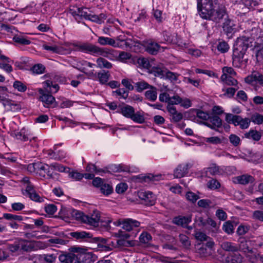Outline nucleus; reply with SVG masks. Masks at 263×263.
<instances>
[{
  "label": "nucleus",
  "instance_id": "f257e3e1",
  "mask_svg": "<svg viewBox=\"0 0 263 263\" xmlns=\"http://www.w3.org/2000/svg\"><path fill=\"white\" fill-rule=\"evenodd\" d=\"M218 0H197V10L199 16L203 19L211 21L216 24L227 15L226 8L216 6Z\"/></svg>",
  "mask_w": 263,
  "mask_h": 263
},
{
  "label": "nucleus",
  "instance_id": "f03ea898",
  "mask_svg": "<svg viewBox=\"0 0 263 263\" xmlns=\"http://www.w3.org/2000/svg\"><path fill=\"white\" fill-rule=\"evenodd\" d=\"M72 45L77 51L88 52L97 56L101 55L111 58L112 56L118 54L117 51L112 49L99 47L88 43H73Z\"/></svg>",
  "mask_w": 263,
  "mask_h": 263
},
{
  "label": "nucleus",
  "instance_id": "7ed1b4c3",
  "mask_svg": "<svg viewBox=\"0 0 263 263\" xmlns=\"http://www.w3.org/2000/svg\"><path fill=\"white\" fill-rule=\"evenodd\" d=\"M70 252L59 255V259L61 263H85L88 254L86 250L80 247H71Z\"/></svg>",
  "mask_w": 263,
  "mask_h": 263
},
{
  "label": "nucleus",
  "instance_id": "20e7f679",
  "mask_svg": "<svg viewBox=\"0 0 263 263\" xmlns=\"http://www.w3.org/2000/svg\"><path fill=\"white\" fill-rule=\"evenodd\" d=\"M84 217V223L93 227H98L100 223L101 226L108 228L112 221L110 218L101 216L100 212L98 210L93 211L92 213L86 215Z\"/></svg>",
  "mask_w": 263,
  "mask_h": 263
},
{
  "label": "nucleus",
  "instance_id": "39448f33",
  "mask_svg": "<svg viewBox=\"0 0 263 263\" xmlns=\"http://www.w3.org/2000/svg\"><path fill=\"white\" fill-rule=\"evenodd\" d=\"M89 10L87 8H79L75 6L70 7L69 13L78 22L83 19L89 20L92 22L99 24V17L97 15L89 13Z\"/></svg>",
  "mask_w": 263,
  "mask_h": 263
},
{
  "label": "nucleus",
  "instance_id": "423d86ee",
  "mask_svg": "<svg viewBox=\"0 0 263 263\" xmlns=\"http://www.w3.org/2000/svg\"><path fill=\"white\" fill-rule=\"evenodd\" d=\"M21 182L23 184L25 190L23 192V194L25 196H28L32 200L37 202H43L44 199L40 196V195L35 192L34 186L30 181L29 178L24 177L21 180Z\"/></svg>",
  "mask_w": 263,
  "mask_h": 263
},
{
  "label": "nucleus",
  "instance_id": "0eeeda50",
  "mask_svg": "<svg viewBox=\"0 0 263 263\" xmlns=\"http://www.w3.org/2000/svg\"><path fill=\"white\" fill-rule=\"evenodd\" d=\"M33 248L32 244L26 240L20 238L15 239L13 243L7 245L8 249L12 253L19 251L28 252L32 250Z\"/></svg>",
  "mask_w": 263,
  "mask_h": 263
},
{
  "label": "nucleus",
  "instance_id": "6e6552de",
  "mask_svg": "<svg viewBox=\"0 0 263 263\" xmlns=\"http://www.w3.org/2000/svg\"><path fill=\"white\" fill-rule=\"evenodd\" d=\"M226 121L228 123L234 124L235 126H239L241 129L248 128L251 122V120L249 118H242L240 116L230 113L226 114Z\"/></svg>",
  "mask_w": 263,
  "mask_h": 263
},
{
  "label": "nucleus",
  "instance_id": "1a4fd4ad",
  "mask_svg": "<svg viewBox=\"0 0 263 263\" xmlns=\"http://www.w3.org/2000/svg\"><path fill=\"white\" fill-rule=\"evenodd\" d=\"M245 81L247 84L254 86L257 90V86H263V72L254 71L245 78Z\"/></svg>",
  "mask_w": 263,
  "mask_h": 263
},
{
  "label": "nucleus",
  "instance_id": "9d476101",
  "mask_svg": "<svg viewBox=\"0 0 263 263\" xmlns=\"http://www.w3.org/2000/svg\"><path fill=\"white\" fill-rule=\"evenodd\" d=\"M222 27L224 33L228 38H232L233 34L236 32V25L235 22L227 16L224 18V22L222 23Z\"/></svg>",
  "mask_w": 263,
  "mask_h": 263
},
{
  "label": "nucleus",
  "instance_id": "9b49d317",
  "mask_svg": "<svg viewBox=\"0 0 263 263\" xmlns=\"http://www.w3.org/2000/svg\"><path fill=\"white\" fill-rule=\"evenodd\" d=\"M93 241L98 243V247L105 251H109L116 248V243L110 238H93Z\"/></svg>",
  "mask_w": 263,
  "mask_h": 263
},
{
  "label": "nucleus",
  "instance_id": "f8f14e48",
  "mask_svg": "<svg viewBox=\"0 0 263 263\" xmlns=\"http://www.w3.org/2000/svg\"><path fill=\"white\" fill-rule=\"evenodd\" d=\"M114 223L116 226L122 225V228L127 231H130L133 230L134 228L139 227L140 225L139 221L131 218H127L124 220H118L114 222Z\"/></svg>",
  "mask_w": 263,
  "mask_h": 263
},
{
  "label": "nucleus",
  "instance_id": "ddd939ff",
  "mask_svg": "<svg viewBox=\"0 0 263 263\" xmlns=\"http://www.w3.org/2000/svg\"><path fill=\"white\" fill-rule=\"evenodd\" d=\"M249 47V37L242 36L238 37L233 51L245 54Z\"/></svg>",
  "mask_w": 263,
  "mask_h": 263
},
{
  "label": "nucleus",
  "instance_id": "4468645a",
  "mask_svg": "<svg viewBox=\"0 0 263 263\" xmlns=\"http://www.w3.org/2000/svg\"><path fill=\"white\" fill-rule=\"evenodd\" d=\"M138 196L143 201V203L146 205H152L155 204L156 197L150 191H141L139 192Z\"/></svg>",
  "mask_w": 263,
  "mask_h": 263
},
{
  "label": "nucleus",
  "instance_id": "2eb2a0df",
  "mask_svg": "<svg viewBox=\"0 0 263 263\" xmlns=\"http://www.w3.org/2000/svg\"><path fill=\"white\" fill-rule=\"evenodd\" d=\"M39 92L41 95L40 99L45 107H48L55 102L54 97L49 94L50 92H47L46 89H40Z\"/></svg>",
  "mask_w": 263,
  "mask_h": 263
},
{
  "label": "nucleus",
  "instance_id": "dca6fc26",
  "mask_svg": "<svg viewBox=\"0 0 263 263\" xmlns=\"http://www.w3.org/2000/svg\"><path fill=\"white\" fill-rule=\"evenodd\" d=\"M70 236L77 240L85 241H93V238L91 233L85 231H76L70 232Z\"/></svg>",
  "mask_w": 263,
  "mask_h": 263
},
{
  "label": "nucleus",
  "instance_id": "f3484780",
  "mask_svg": "<svg viewBox=\"0 0 263 263\" xmlns=\"http://www.w3.org/2000/svg\"><path fill=\"white\" fill-rule=\"evenodd\" d=\"M11 136L17 140L22 141H27L29 140L30 142L32 140H35V137H31L26 132V129L23 128L20 131L16 130H12L11 132Z\"/></svg>",
  "mask_w": 263,
  "mask_h": 263
},
{
  "label": "nucleus",
  "instance_id": "a211bd4d",
  "mask_svg": "<svg viewBox=\"0 0 263 263\" xmlns=\"http://www.w3.org/2000/svg\"><path fill=\"white\" fill-rule=\"evenodd\" d=\"M0 69L8 73L11 72L13 71V68L10 63H12V61L4 55H0Z\"/></svg>",
  "mask_w": 263,
  "mask_h": 263
},
{
  "label": "nucleus",
  "instance_id": "6ab92c4d",
  "mask_svg": "<svg viewBox=\"0 0 263 263\" xmlns=\"http://www.w3.org/2000/svg\"><path fill=\"white\" fill-rule=\"evenodd\" d=\"M2 103L6 111H18L21 108V105L14 101L8 99H3Z\"/></svg>",
  "mask_w": 263,
  "mask_h": 263
},
{
  "label": "nucleus",
  "instance_id": "aec40b11",
  "mask_svg": "<svg viewBox=\"0 0 263 263\" xmlns=\"http://www.w3.org/2000/svg\"><path fill=\"white\" fill-rule=\"evenodd\" d=\"M190 167L189 163L180 164L174 171L175 178H180L184 177L188 173Z\"/></svg>",
  "mask_w": 263,
  "mask_h": 263
},
{
  "label": "nucleus",
  "instance_id": "412c9836",
  "mask_svg": "<svg viewBox=\"0 0 263 263\" xmlns=\"http://www.w3.org/2000/svg\"><path fill=\"white\" fill-rule=\"evenodd\" d=\"M204 124L211 129H216L221 126L222 121L218 116L211 115L209 121L204 122Z\"/></svg>",
  "mask_w": 263,
  "mask_h": 263
},
{
  "label": "nucleus",
  "instance_id": "4be33fe9",
  "mask_svg": "<svg viewBox=\"0 0 263 263\" xmlns=\"http://www.w3.org/2000/svg\"><path fill=\"white\" fill-rule=\"evenodd\" d=\"M166 108L172 117L171 121L172 122H178L182 119L183 115L182 113L178 112L175 107L167 105Z\"/></svg>",
  "mask_w": 263,
  "mask_h": 263
},
{
  "label": "nucleus",
  "instance_id": "5701e85b",
  "mask_svg": "<svg viewBox=\"0 0 263 263\" xmlns=\"http://www.w3.org/2000/svg\"><path fill=\"white\" fill-rule=\"evenodd\" d=\"M98 43L102 46L109 45L114 47H120L119 42L108 37L99 36L98 39Z\"/></svg>",
  "mask_w": 263,
  "mask_h": 263
},
{
  "label": "nucleus",
  "instance_id": "b1692460",
  "mask_svg": "<svg viewBox=\"0 0 263 263\" xmlns=\"http://www.w3.org/2000/svg\"><path fill=\"white\" fill-rule=\"evenodd\" d=\"M191 221L192 217L191 216H178L173 219V223L183 227H186L187 225L191 222Z\"/></svg>",
  "mask_w": 263,
  "mask_h": 263
},
{
  "label": "nucleus",
  "instance_id": "393cba45",
  "mask_svg": "<svg viewBox=\"0 0 263 263\" xmlns=\"http://www.w3.org/2000/svg\"><path fill=\"white\" fill-rule=\"evenodd\" d=\"M145 47V50L148 53L155 55L160 50L161 46L156 42L148 41L146 43Z\"/></svg>",
  "mask_w": 263,
  "mask_h": 263
},
{
  "label": "nucleus",
  "instance_id": "a878e982",
  "mask_svg": "<svg viewBox=\"0 0 263 263\" xmlns=\"http://www.w3.org/2000/svg\"><path fill=\"white\" fill-rule=\"evenodd\" d=\"M245 54L233 51V64L235 67H240L243 64V58Z\"/></svg>",
  "mask_w": 263,
  "mask_h": 263
},
{
  "label": "nucleus",
  "instance_id": "bb28decb",
  "mask_svg": "<svg viewBox=\"0 0 263 263\" xmlns=\"http://www.w3.org/2000/svg\"><path fill=\"white\" fill-rule=\"evenodd\" d=\"M42 48L44 50L51 51L52 53H58L61 54H65L67 52L66 50L62 47H58L57 46H51L46 44H43Z\"/></svg>",
  "mask_w": 263,
  "mask_h": 263
},
{
  "label": "nucleus",
  "instance_id": "cd10ccee",
  "mask_svg": "<svg viewBox=\"0 0 263 263\" xmlns=\"http://www.w3.org/2000/svg\"><path fill=\"white\" fill-rule=\"evenodd\" d=\"M221 247L224 250L232 252L234 253L238 252L239 250L238 246L236 244L229 241L223 242L221 245Z\"/></svg>",
  "mask_w": 263,
  "mask_h": 263
},
{
  "label": "nucleus",
  "instance_id": "c85d7f7f",
  "mask_svg": "<svg viewBox=\"0 0 263 263\" xmlns=\"http://www.w3.org/2000/svg\"><path fill=\"white\" fill-rule=\"evenodd\" d=\"M245 255L250 262L257 263L259 259L260 254L258 251L252 249Z\"/></svg>",
  "mask_w": 263,
  "mask_h": 263
},
{
  "label": "nucleus",
  "instance_id": "c756f323",
  "mask_svg": "<svg viewBox=\"0 0 263 263\" xmlns=\"http://www.w3.org/2000/svg\"><path fill=\"white\" fill-rule=\"evenodd\" d=\"M120 112L125 117L130 119L135 112V109L132 106L125 105L121 108Z\"/></svg>",
  "mask_w": 263,
  "mask_h": 263
},
{
  "label": "nucleus",
  "instance_id": "7c9ffc66",
  "mask_svg": "<svg viewBox=\"0 0 263 263\" xmlns=\"http://www.w3.org/2000/svg\"><path fill=\"white\" fill-rule=\"evenodd\" d=\"M44 89L47 92L55 93L59 89V86L58 84H53L50 81H47L44 83Z\"/></svg>",
  "mask_w": 263,
  "mask_h": 263
},
{
  "label": "nucleus",
  "instance_id": "2f4dec72",
  "mask_svg": "<svg viewBox=\"0 0 263 263\" xmlns=\"http://www.w3.org/2000/svg\"><path fill=\"white\" fill-rule=\"evenodd\" d=\"M110 74L108 71L102 70L97 74V79L101 84H105L109 80Z\"/></svg>",
  "mask_w": 263,
  "mask_h": 263
},
{
  "label": "nucleus",
  "instance_id": "473e14b6",
  "mask_svg": "<svg viewBox=\"0 0 263 263\" xmlns=\"http://www.w3.org/2000/svg\"><path fill=\"white\" fill-rule=\"evenodd\" d=\"M235 182L242 184H246L253 181V177L251 175H243L235 178Z\"/></svg>",
  "mask_w": 263,
  "mask_h": 263
},
{
  "label": "nucleus",
  "instance_id": "72a5a7b5",
  "mask_svg": "<svg viewBox=\"0 0 263 263\" xmlns=\"http://www.w3.org/2000/svg\"><path fill=\"white\" fill-rule=\"evenodd\" d=\"M149 88L150 89L145 92V96L149 101H155L157 98V89L153 86H151Z\"/></svg>",
  "mask_w": 263,
  "mask_h": 263
},
{
  "label": "nucleus",
  "instance_id": "f704fd0d",
  "mask_svg": "<svg viewBox=\"0 0 263 263\" xmlns=\"http://www.w3.org/2000/svg\"><path fill=\"white\" fill-rule=\"evenodd\" d=\"M233 77L231 76H226L225 74H222L221 80L227 85L236 86L237 84V81Z\"/></svg>",
  "mask_w": 263,
  "mask_h": 263
},
{
  "label": "nucleus",
  "instance_id": "c9c22d12",
  "mask_svg": "<svg viewBox=\"0 0 263 263\" xmlns=\"http://www.w3.org/2000/svg\"><path fill=\"white\" fill-rule=\"evenodd\" d=\"M204 173L207 177L210 175H216L219 173V168L216 164H213L210 166L204 169Z\"/></svg>",
  "mask_w": 263,
  "mask_h": 263
},
{
  "label": "nucleus",
  "instance_id": "e433bc0d",
  "mask_svg": "<svg viewBox=\"0 0 263 263\" xmlns=\"http://www.w3.org/2000/svg\"><path fill=\"white\" fill-rule=\"evenodd\" d=\"M164 42L162 43L167 42L168 43H174L176 42V36L175 34H172L169 31H164L162 33Z\"/></svg>",
  "mask_w": 263,
  "mask_h": 263
},
{
  "label": "nucleus",
  "instance_id": "4c0bfd02",
  "mask_svg": "<svg viewBox=\"0 0 263 263\" xmlns=\"http://www.w3.org/2000/svg\"><path fill=\"white\" fill-rule=\"evenodd\" d=\"M70 214L74 219L84 223L85 220L84 217L85 216L86 214L83 212L80 211L72 209L70 210Z\"/></svg>",
  "mask_w": 263,
  "mask_h": 263
},
{
  "label": "nucleus",
  "instance_id": "58836bf2",
  "mask_svg": "<svg viewBox=\"0 0 263 263\" xmlns=\"http://www.w3.org/2000/svg\"><path fill=\"white\" fill-rule=\"evenodd\" d=\"M196 251L202 257L206 256L211 254V252L209 251L206 247L203 244H198L196 246Z\"/></svg>",
  "mask_w": 263,
  "mask_h": 263
},
{
  "label": "nucleus",
  "instance_id": "ea45409f",
  "mask_svg": "<svg viewBox=\"0 0 263 263\" xmlns=\"http://www.w3.org/2000/svg\"><path fill=\"white\" fill-rule=\"evenodd\" d=\"M251 242L249 241L243 240L240 243L238 247L239 250L243 252L246 255L252 249L250 247Z\"/></svg>",
  "mask_w": 263,
  "mask_h": 263
},
{
  "label": "nucleus",
  "instance_id": "a19ab883",
  "mask_svg": "<svg viewBox=\"0 0 263 263\" xmlns=\"http://www.w3.org/2000/svg\"><path fill=\"white\" fill-rule=\"evenodd\" d=\"M48 155L51 158L57 160H61L66 157V153L63 151H59L58 152L49 151Z\"/></svg>",
  "mask_w": 263,
  "mask_h": 263
},
{
  "label": "nucleus",
  "instance_id": "79ce46f5",
  "mask_svg": "<svg viewBox=\"0 0 263 263\" xmlns=\"http://www.w3.org/2000/svg\"><path fill=\"white\" fill-rule=\"evenodd\" d=\"M261 134L254 130H251L245 134V137L249 139H252L255 141H259L261 138Z\"/></svg>",
  "mask_w": 263,
  "mask_h": 263
},
{
  "label": "nucleus",
  "instance_id": "37998d69",
  "mask_svg": "<svg viewBox=\"0 0 263 263\" xmlns=\"http://www.w3.org/2000/svg\"><path fill=\"white\" fill-rule=\"evenodd\" d=\"M135 86L138 92H142L144 89H148L151 85L144 81H140L135 83Z\"/></svg>",
  "mask_w": 263,
  "mask_h": 263
},
{
  "label": "nucleus",
  "instance_id": "c03bdc74",
  "mask_svg": "<svg viewBox=\"0 0 263 263\" xmlns=\"http://www.w3.org/2000/svg\"><path fill=\"white\" fill-rule=\"evenodd\" d=\"M166 69L160 67H154L152 70V73L155 76L161 78H164Z\"/></svg>",
  "mask_w": 263,
  "mask_h": 263
},
{
  "label": "nucleus",
  "instance_id": "a18cd8bd",
  "mask_svg": "<svg viewBox=\"0 0 263 263\" xmlns=\"http://www.w3.org/2000/svg\"><path fill=\"white\" fill-rule=\"evenodd\" d=\"M13 39L15 43L21 45H29L31 43V41L29 40L21 35H15Z\"/></svg>",
  "mask_w": 263,
  "mask_h": 263
},
{
  "label": "nucleus",
  "instance_id": "49530a36",
  "mask_svg": "<svg viewBox=\"0 0 263 263\" xmlns=\"http://www.w3.org/2000/svg\"><path fill=\"white\" fill-rule=\"evenodd\" d=\"M130 119L134 122L139 124L143 123L145 122V118L143 114L139 111L135 112Z\"/></svg>",
  "mask_w": 263,
  "mask_h": 263
},
{
  "label": "nucleus",
  "instance_id": "de8ad7c7",
  "mask_svg": "<svg viewBox=\"0 0 263 263\" xmlns=\"http://www.w3.org/2000/svg\"><path fill=\"white\" fill-rule=\"evenodd\" d=\"M97 66L99 68H110L112 67V64L102 58H99L97 60Z\"/></svg>",
  "mask_w": 263,
  "mask_h": 263
},
{
  "label": "nucleus",
  "instance_id": "09e8293b",
  "mask_svg": "<svg viewBox=\"0 0 263 263\" xmlns=\"http://www.w3.org/2000/svg\"><path fill=\"white\" fill-rule=\"evenodd\" d=\"M217 49L220 52L224 53L229 51L230 46L226 42L222 41L218 42L217 45Z\"/></svg>",
  "mask_w": 263,
  "mask_h": 263
},
{
  "label": "nucleus",
  "instance_id": "8fccbe9b",
  "mask_svg": "<svg viewBox=\"0 0 263 263\" xmlns=\"http://www.w3.org/2000/svg\"><path fill=\"white\" fill-rule=\"evenodd\" d=\"M3 217L7 220L13 221H21L23 220V217L21 215H14L10 213H5Z\"/></svg>",
  "mask_w": 263,
  "mask_h": 263
},
{
  "label": "nucleus",
  "instance_id": "3c124183",
  "mask_svg": "<svg viewBox=\"0 0 263 263\" xmlns=\"http://www.w3.org/2000/svg\"><path fill=\"white\" fill-rule=\"evenodd\" d=\"M36 173H38L40 176L43 177L45 175V171L48 168V165L46 164H43L41 162H36Z\"/></svg>",
  "mask_w": 263,
  "mask_h": 263
},
{
  "label": "nucleus",
  "instance_id": "603ef678",
  "mask_svg": "<svg viewBox=\"0 0 263 263\" xmlns=\"http://www.w3.org/2000/svg\"><path fill=\"white\" fill-rule=\"evenodd\" d=\"M100 190L104 195L108 196L113 192L112 187L109 184L103 183L101 185Z\"/></svg>",
  "mask_w": 263,
  "mask_h": 263
},
{
  "label": "nucleus",
  "instance_id": "864d4df0",
  "mask_svg": "<svg viewBox=\"0 0 263 263\" xmlns=\"http://www.w3.org/2000/svg\"><path fill=\"white\" fill-rule=\"evenodd\" d=\"M241 3L248 9H253L259 4V0H241Z\"/></svg>",
  "mask_w": 263,
  "mask_h": 263
},
{
  "label": "nucleus",
  "instance_id": "5fc2aeb1",
  "mask_svg": "<svg viewBox=\"0 0 263 263\" xmlns=\"http://www.w3.org/2000/svg\"><path fill=\"white\" fill-rule=\"evenodd\" d=\"M222 230L228 234H232L234 233V226L230 221H227L223 224Z\"/></svg>",
  "mask_w": 263,
  "mask_h": 263
},
{
  "label": "nucleus",
  "instance_id": "6e6d98bb",
  "mask_svg": "<svg viewBox=\"0 0 263 263\" xmlns=\"http://www.w3.org/2000/svg\"><path fill=\"white\" fill-rule=\"evenodd\" d=\"M250 120L256 124H261L263 123V115L256 112L251 116Z\"/></svg>",
  "mask_w": 263,
  "mask_h": 263
},
{
  "label": "nucleus",
  "instance_id": "4d7b16f0",
  "mask_svg": "<svg viewBox=\"0 0 263 263\" xmlns=\"http://www.w3.org/2000/svg\"><path fill=\"white\" fill-rule=\"evenodd\" d=\"M207 186L211 190H216L220 187V183L215 179H212L207 182Z\"/></svg>",
  "mask_w": 263,
  "mask_h": 263
},
{
  "label": "nucleus",
  "instance_id": "13d9d810",
  "mask_svg": "<svg viewBox=\"0 0 263 263\" xmlns=\"http://www.w3.org/2000/svg\"><path fill=\"white\" fill-rule=\"evenodd\" d=\"M51 170L57 171L60 172H65L67 170H69V167H66L62 164L53 163L51 164Z\"/></svg>",
  "mask_w": 263,
  "mask_h": 263
},
{
  "label": "nucleus",
  "instance_id": "bf43d9fd",
  "mask_svg": "<svg viewBox=\"0 0 263 263\" xmlns=\"http://www.w3.org/2000/svg\"><path fill=\"white\" fill-rule=\"evenodd\" d=\"M179 74L176 73H174L166 70L164 74V78L168 79L171 82H176L178 80Z\"/></svg>",
  "mask_w": 263,
  "mask_h": 263
},
{
  "label": "nucleus",
  "instance_id": "052dcab7",
  "mask_svg": "<svg viewBox=\"0 0 263 263\" xmlns=\"http://www.w3.org/2000/svg\"><path fill=\"white\" fill-rule=\"evenodd\" d=\"M185 197L188 201L192 203L196 202V201L200 198L197 194L191 191L187 192L186 193Z\"/></svg>",
  "mask_w": 263,
  "mask_h": 263
},
{
  "label": "nucleus",
  "instance_id": "680f3d73",
  "mask_svg": "<svg viewBox=\"0 0 263 263\" xmlns=\"http://www.w3.org/2000/svg\"><path fill=\"white\" fill-rule=\"evenodd\" d=\"M13 87L20 92H25L27 89V86L22 82L16 81L13 83Z\"/></svg>",
  "mask_w": 263,
  "mask_h": 263
},
{
  "label": "nucleus",
  "instance_id": "e2e57ef3",
  "mask_svg": "<svg viewBox=\"0 0 263 263\" xmlns=\"http://www.w3.org/2000/svg\"><path fill=\"white\" fill-rule=\"evenodd\" d=\"M152 238L151 235L147 232H143L139 236L140 241L144 243H148Z\"/></svg>",
  "mask_w": 263,
  "mask_h": 263
},
{
  "label": "nucleus",
  "instance_id": "0e129e2a",
  "mask_svg": "<svg viewBox=\"0 0 263 263\" xmlns=\"http://www.w3.org/2000/svg\"><path fill=\"white\" fill-rule=\"evenodd\" d=\"M112 92L124 99H126L128 95V91L125 90L124 88H119L116 91H114Z\"/></svg>",
  "mask_w": 263,
  "mask_h": 263
},
{
  "label": "nucleus",
  "instance_id": "69168bd1",
  "mask_svg": "<svg viewBox=\"0 0 263 263\" xmlns=\"http://www.w3.org/2000/svg\"><path fill=\"white\" fill-rule=\"evenodd\" d=\"M229 140L231 143L234 146H237L240 143V138L235 134H231L230 135Z\"/></svg>",
  "mask_w": 263,
  "mask_h": 263
},
{
  "label": "nucleus",
  "instance_id": "338daca9",
  "mask_svg": "<svg viewBox=\"0 0 263 263\" xmlns=\"http://www.w3.org/2000/svg\"><path fill=\"white\" fill-rule=\"evenodd\" d=\"M242 256L237 252L233 253L231 256L232 263H241L242 262Z\"/></svg>",
  "mask_w": 263,
  "mask_h": 263
},
{
  "label": "nucleus",
  "instance_id": "774afa93",
  "mask_svg": "<svg viewBox=\"0 0 263 263\" xmlns=\"http://www.w3.org/2000/svg\"><path fill=\"white\" fill-rule=\"evenodd\" d=\"M179 237L180 241L185 248H189L190 246L191 243L186 235L180 234Z\"/></svg>",
  "mask_w": 263,
  "mask_h": 263
}]
</instances>
